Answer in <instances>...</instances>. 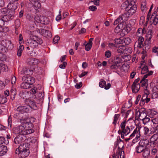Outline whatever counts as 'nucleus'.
<instances>
[{"label":"nucleus","mask_w":158,"mask_h":158,"mask_svg":"<svg viewBox=\"0 0 158 158\" xmlns=\"http://www.w3.org/2000/svg\"><path fill=\"white\" fill-rule=\"evenodd\" d=\"M120 115L119 114H115L114 116V121L113 124L115 125L117 122L119 118Z\"/></svg>","instance_id":"obj_38"},{"label":"nucleus","mask_w":158,"mask_h":158,"mask_svg":"<svg viewBox=\"0 0 158 158\" xmlns=\"http://www.w3.org/2000/svg\"><path fill=\"white\" fill-rule=\"evenodd\" d=\"M82 86V83L81 82H80L79 83H77L75 85V87L77 89H79Z\"/></svg>","instance_id":"obj_61"},{"label":"nucleus","mask_w":158,"mask_h":158,"mask_svg":"<svg viewBox=\"0 0 158 158\" xmlns=\"http://www.w3.org/2000/svg\"><path fill=\"white\" fill-rule=\"evenodd\" d=\"M7 10L5 8H3L0 10V17L3 18L6 15Z\"/></svg>","instance_id":"obj_34"},{"label":"nucleus","mask_w":158,"mask_h":158,"mask_svg":"<svg viewBox=\"0 0 158 158\" xmlns=\"http://www.w3.org/2000/svg\"><path fill=\"white\" fill-rule=\"evenodd\" d=\"M22 80L23 81H25L30 85L35 82V79L28 75L24 76L22 78Z\"/></svg>","instance_id":"obj_15"},{"label":"nucleus","mask_w":158,"mask_h":158,"mask_svg":"<svg viewBox=\"0 0 158 158\" xmlns=\"http://www.w3.org/2000/svg\"><path fill=\"white\" fill-rule=\"evenodd\" d=\"M118 19V18L115 20L114 23V25H116L118 23L122 24H123V27H125V23L123 21V20H121L120 19H118V20H117Z\"/></svg>","instance_id":"obj_36"},{"label":"nucleus","mask_w":158,"mask_h":158,"mask_svg":"<svg viewBox=\"0 0 158 158\" xmlns=\"http://www.w3.org/2000/svg\"><path fill=\"white\" fill-rule=\"evenodd\" d=\"M130 131V130L128 126H127L126 128L122 130L123 133L124 134L126 135H128Z\"/></svg>","instance_id":"obj_39"},{"label":"nucleus","mask_w":158,"mask_h":158,"mask_svg":"<svg viewBox=\"0 0 158 158\" xmlns=\"http://www.w3.org/2000/svg\"><path fill=\"white\" fill-rule=\"evenodd\" d=\"M27 41L26 44L27 46L26 48L28 50H32L36 48L38 46L39 44H41L43 43L41 39L35 35L31 36L30 39L27 40Z\"/></svg>","instance_id":"obj_4"},{"label":"nucleus","mask_w":158,"mask_h":158,"mask_svg":"<svg viewBox=\"0 0 158 158\" xmlns=\"http://www.w3.org/2000/svg\"><path fill=\"white\" fill-rule=\"evenodd\" d=\"M92 2L95 5L97 6H99V0H93Z\"/></svg>","instance_id":"obj_62"},{"label":"nucleus","mask_w":158,"mask_h":158,"mask_svg":"<svg viewBox=\"0 0 158 158\" xmlns=\"http://www.w3.org/2000/svg\"><path fill=\"white\" fill-rule=\"evenodd\" d=\"M148 77V73L145 75L143 77L142 79L140 81L141 84V86L143 87L144 89V94H143L142 98L141 99L140 104L144 105L145 102H148V80L147 79Z\"/></svg>","instance_id":"obj_3"},{"label":"nucleus","mask_w":158,"mask_h":158,"mask_svg":"<svg viewBox=\"0 0 158 158\" xmlns=\"http://www.w3.org/2000/svg\"><path fill=\"white\" fill-rule=\"evenodd\" d=\"M36 96L38 97L39 99H41L43 97L42 93V92H39L37 94H36Z\"/></svg>","instance_id":"obj_56"},{"label":"nucleus","mask_w":158,"mask_h":158,"mask_svg":"<svg viewBox=\"0 0 158 158\" xmlns=\"http://www.w3.org/2000/svg\"><path fill=\"white\" fill-rule=\"evenodd\" d=\"M140 87V84H133L131 86V88L133 93H136L139 90Z\"/></svg>","instance_id":"obj_22"},{"label":"nucleus","mask_w":158,"mask_h":158,"mask_svg":"<svg viewBox=\"0 0 158 158\" xmlns=\"http://www.w3.org/2000/svg\"><path fill=\"white\" fill-rule=\"evenodd\" d=\"M156 119H153L150 120L149 118V123L152 125V123L153 125L152 127L153 129L150 130L151 133H158V125L156 124L158 123V121H157Z\"/></svg>","instance_id":"obj_11"},{"label":"nucleus","mask_w":158,"mask_h":158,"mask_svg":"<svg viewBox=\"0 0 158 158\" xmlns=\"http://www.w3.org/2000/svg\"><path fill=\"white\" fill-rule=\"evenodd\" d=\"M33 6L37 8H39L41 7L40 3L37 0L33 4Z\"/></svg>","instance_id":"obj_48"},{"label":"nucleus","mask_w":158,"mask_h":158,"mask_svg":"<svg viewBox=\"0 0 158 158\" xmlns=\"http://www.w3.org/2000/svg\"><path fill=\"white\" fill-rule=\"evenodd\" d=\"M30 145L28 143H23L20 144L16 149L15 153L18 154L21 158H25L29 155V150Z\"/></svg>","instance_id":"obj_5"},{"label":"nucleus","mask_w":158,"mask_h":158,"mask_svg":"<svg viewBox=\"0 0 158 158\" xmlns=\"http://www.w3.org/2000/svg\"><path fill=\"white\" fill-rule=\"evenodd\" d=\"M66 64V62H64L62 64L60 65L59 67L61 69H64L65 68Z\"/></svg>","instance_id":"obj_53"},{"label":"nucleus","mask_w":158,"mask_h":158,"mask_svg":"<svg viewBox=\"0 0 158 158\" xmlns=\"http://www.w3.org/2000/svg\"><path fill=\"white\" fill-rule=\"evenodd\" d=\"M144 135L143 137V139L140 142V143L145 148H148V128L146 126H144Z\"/></svg>","instance_id":"obj_7"},{"label":"nucleus","mask_w":158,"mask_h":158,"mask_svg":"<svg viewBox=\"0 0 158 158\" xmlns=\"http://www.w3.org/2000/svg\"><path fill=\"white\" fill-rule=\"evenodd\" d=\"M16 78L15 76H13L11 79V82L12 84H15L16 81Z\"/></svg>","instance_id":"obj_60"},{"label":"nucleus","mask_w":158,"mask_h":158,"mask_svg":"<svg viewBox=\"0 0 158 158\" xmlns=\"http://www.w3.org/2000/svg\"><path fill=\"white\" fill-rule=\"evenodd\" d=\"M146 0H142L141 9L143 11H145L147 9Z\"/></svg>","instance_id":"obj_27"},{"label":"nucleus","mask_w":158,"mask_h":158,"mask_svg":"<svg viewBox=\"0 0 158 158\" xmlns=\"http://www.w3.org/2000/svg\"><path fill=\"white\" fill-rule=\"evenodd\" d=\"M150 88H152L153 90H158V80L156 83V86H155L154 83H150Z\"/></svg>","instance_id":"obj_40"},{"label":"nucleus","mask_w":158,"mask_h":158,"mask_svg":"<svg viewBox=\"0 0 158 158\" xmlns=\"http://www.w3.org/2000/svg\"><path fill=\"white\" fill-rule=\"evenodd\" d=\"M17 111L18 112L16 113L14 115L15 118L19 119L21 117L20 114H23L25 113H27L29 110L28 107L25 106H20L18 107L17 109ZM19 119H20L19 118Z\"/></svg>","instance_id":"obj_9"},{"label":"nucleus","mask_w":158,"mask_h":158,"mask_svg":"<svg viewBox=\"0 0 158 158\" xmlns=\"http://www.w3.org/2000/svg\"><path fill=\"white\" fill-rule=\"evenodd\" d=\"M147 117V114L144 111L140 112L139 110H136L135 111V123L138 124L139 120H142L143 123L146 125L148 122V118Z\"/></svg>","instance_id":"obj_6"},{"label":"nucleus","mask_w":158,"mask_h":158,"mask_svg":"<svg viewBox=\"0 0 158 158\" xmlns=\"http://www.w3.org/2000/svg\"><path fill=\"white\" fill-rule=\"evenodd\" d=\"M158 22V15H157V12L154 11L150 18V23L151 24L154 25H156Z\"/></svg>","instance_id":"obj_14"},{"label":"nucleus","mask_w":158,"mask_h":158,"mask_svg":"<svg viewBox=\"0 0 158 158\" xmlns=\"http://www.w3.org/2000/svg\"><path fill=\"white\" fill-rule=\"evenodd\" d=\"M126 121H125L123 122L121 124L120 127L122 130H123V129L126 128L125 126L126 125Z\"/></svg>","instance_id":"obj_52"},{"label":"nucleus","mask_w":158,"mask_h":158,"mask_svg":"<svg viewBox=\"0 0 158 158\" xmlns=\"http://www.w3.org/2000/svg\"><path fill=\"white\" fill-rule=\"evenodd\" d=\"M108 46L110 48H113L114 47H117L115 44H114V43H109Z\"/></svg>","instance_id":"obj_59"},{"label":"nucleus","mask_w":158,"mask_h":158,"mask_svg":"<svg viewBox=\"0 0 158 158\" xmlns=\"http://www.w3.org/2000/svg\"><path fill=\"white\" fill-rule=\"evenodd\" d=\"M120 67V65H118L114 62V63L113 64H112L110 66V69H112L116 70Z\"/></svg>","instance_id":"obj_45"},{"label":"nucleus","mask_w":158,"mask_h":158,"mask_svg":"<svg viewBox=\"0 0 158 158\" xmlns=\"http://www.w3.org/2000/svg\"><path fill=\"white\" fill-rule=\"evenodd\" d=\"M8 126H9L10 127H11V123H12V119L11 118L9 117L8 118Z\"/></svg>","instance_id":"obj_57"},{"label":"nucleus","mask_w":158,"mask_h":158,"mask_svg":"<svg viewBox=\"0 0 158 158\" xmlns=\"http://www.w3.org/2000/svg\"><path fill=\"white\" fill-rule=\"evenodd\" d=\"M17 4L15 3H9L7 6L8 9L10 10L9 12L14 14L15 11L17 8Z\"/></svg>","instance_id":"obj_16"},{"label":"nucleus","mask_w":158,"mask_h":158,"mask_svg":"<svg viewBox=\"0 0 158 158\" xmlns=\"http://www.w3.org/2000/svg\"><path fill=\"white\" fill-rule=\"evenodd\" d=\"M41 32L43 35L45 37H51L52 34L50 31L46 29H43L41 30Z\"/></svg>","instance_id":"obj_25"},{"label":"nucleus","mask_w":158,"mask_h":158,"mask_svg":"<svg viewBox=\"0 0 158 158\" xmlns=\"http://www.w3.org/2000/svg\"><path fill=\"white\" fill-rule=\"evenodd\" d=\"M37 62V60L34 58L28 59L27 60V63L30 64H36Z\"/></svg>","instance_id":"obj_29"},{"label":"nucleus","mask_w":158,"mask_h":158,"mask_svg":"<svg viewBox=\"0 0 158 158\" xmlns=\"http://www.w3.org/2000/svg\"><path fill=\"white\" fill-rule=\"evenodd\" d=\"M123 42L125 43L126 45H128L131 42V39L129 37H127L124 39H123Z\"/></svg>","instance_id":"obj_42"},{"label":"nucleus","mask_w":158,"mask_h":158,"mask_svg":"<svg viewBox=\"0 0 158 158\" xmlns=\"http://www.w3.org/2000/svg\"><path fill=\"white\" fill-rule=\"evenodd\" d=\"M60 39V37L58 35L56 36L53 39V43L55 44L58 43V41Z\"/></svg>","instance_id":"obj_49"},{"label":"nucleus","mask_w":158,"mask_h":158,"mask_svg":"<svg viewBox=\"0 0 158 158\" xmlns=\"http://www.w3.org/2000/svg\"><path fill=\"white\" fill-rule=\"evenodd\" d=\"M140 24H143L144 22V17L143 16L141 17L140 20Z\"/></svg>","instance_id":"obj_64"},{"label":"nucleus","mask_w":158,"mask_h":158,"mask_svg":"<svg viewBox=\"0 0 158 158\" xmlns=\"http://www.w3.org/2000/svg\"><path fill=\"white\" fill-rule=\"evenodd\" d=\"M140 127H137L135 129L132 133L130 135V137L128 138L125 139V141H128L130 139L135 135L136 136L135 139H138L140 136Z\"/></svg>","instance_id":"obj_10"},{"label":"nucleus","mask_w":158,"mask_h":158,"mask_svg":"<svg viewBox=\"0 0 158 158\" xmlns=\"http://www.w3.org/2000/svg\"><path fill=\"white\" fill-rule=\"evenodd\" d=\"M136 0H127L121 5L122 9H125L130 16L133 14L137 10V5L135 4Z\"/></svg>","instance_id":"obj_2"},{"label":"nucleus","mask_w":158,"mask_h":158,"mask_svg":"<svg viewBox=\"0 0 158 158\" xmlns=\"http://www.w3.org/2000/svg\"><path fill=\"white\" fill-rule=\"evenodd\" d=\"M118 149L116 151V154H114L113 155V156H114L115 158H119V156H120V158H122L121 156L123 155V158H124V152L123 151H122L121 149H120L119 147H118Z\"/></svg>","instance_id":"obj_18"},{"label":"nucleus","mask_w":158,"mask_h":158,"mask_svg":"<svg viewBox=\"0 0 158 158\" xmlns=\"http://www.w3.org/2000/svg\"><path fill=\"white\" fill-rule=\"evenodd\" d=\"M14 14L12 13L9 12L7 15H6L3 18L4 19H7V21L10 20L12 19L14 16Z\"/></svg>","instance_id":"obj_33"},{"label":"nucleus","mask_w":158,"mask_h":158,"mask_svg":"<svg viewBox=\"0 0 158 158\" xmlns=\"http://www.w3.org/2000/svg\"><path fill=\"white\" fill-rule=\"evenodd\" d=\"M142 152L143 157L144 158H148V149L145 148Z\"/></svg>","instance_id":"obj_41"},{"label":"nucleus","mask_w":158,"mask_h":158,"mask_svg":"<svg viewBox=\"0 0 158 158\" xmlns=\"http://www.w3.org/2000/svg\"><path fill=\"white\" fill-rule=\"evenodd\" d=\"M130 16L129 15V14L127 12L124 13L121 16H119V17L118 18V19H120L121 20H123L124 22L125 23V21L127 20L129 17Z\"/></svg>","instance_id":"obj_20"},{"label":"nucleus","mask_w":158,"mask_h":158,"mask_svg":"<svg viewBox=\"0 0 158 158\" xmlns=\"http://www.w3.org/2000/svg\"><path fill=\"white\" fill-rule=\"evenodd\" d=\"M153 92L155 91L154 92L152 93V98H158V92H157L156 90H153L152 88H151Z\"/></svg>","instance_id":"obj_44"},{"label":"nucleus","mask_w":158,"mask_h":158,"mask_svg":"<svg viewBox=\"0 0 158 158\" xmlns=\"http://www.w3.org/2000/svg\"><path fill=\"white\" fill-rule=\"evenodd\" d=\"M8 143L9 141H6L5 138L4 137H0V146L6 145L7 144H8Z\"/></svg>","instance_id":"obj_32"},{"label":"nucleus","mask_w":158,"mask_h":158,"mask_svg":"<svg viewBox=\"0 0 158 158\" xmlns=\"http://www.w3.org/2000/svg\"><path fill=\"white\" fill-rule=\"evenodd\" d=\"M32 123H31L26 122L13 129V132L16 134L26 135L33 133L34 131L31 129Z\"/></svg>","instance_id":"obj_1"},{"label":"nucleus","mask_w":158,"mask_h":158,"mask_svg":"<svg viewBox=\"0 0 158 158\" xmlns=\"http://www.w3.org/2000/svg\"><path fill=\"white\" fill-rule=\"evenodd\" d=\"M146 19L147 21L144 25V27L142 29L141 28H139L136 32V35L138 38L139 37H141V34L145 33L146 32V27H147V23L148 22V13L147 15Z\"/></svg>","instance_id":"obj_12"},{"label":"nucleus","mask_w":158,"mask_h":158,"mask_svg":"<svg viewBox=\"0 0 158 158\" xmlns=\"http://www.w3.org/2000/svg\"><path fill=\"white\" fill-rule=\"evenodd\" d=\"M29 95L32 94L33 95H34L33 96L34 98H38V97L36 96V94L38 93V90L36 87H34L31 89L30 91L29 92Z\"/></svg>","instance_id":"obj_24"},{"label":"nucleus","mask_w":158,"mask_h":158,"mask_svg":"<svg viewBox=\"0 0 158 158\" xmlns=\"http://www.w3.org/2000/svg\"><path fill=\"white\" fill-rule=\"evenodd\" d=\"M144 39L142 37L138 38V40L135 42V47H137L139 48H141L143 46V42Z\"/></svg>","instance_id":"obj_17"},{"label":"nucleus","mask_w":158,"mask_h":158,"mask_svg":"<svg viewBox=\"0 0 158 158\" xmlns=\"http://www.w3.org/2000/svg\"><path fill=\"white\" fill-rule=\"evenodd\" d=\"M28 104L30 108H31L35 110L37 109V107L36 103L34 101L29 100Z\"/></svg>","instance_id":"obj_26"},{"label":"nucleus","mask_w":158,"mask_h":158,"mask_svg":"<svg viewBox=\"0 0 158 158\" xmlns=\"http://www.w3.org/2000/svg\"><path fill=\"white\" fill-rule=\"evenodd\" d=\"M7 101V98L4 96H0V103L3 104Z\"/></svg>","instance_id":"obj_43"},{"label":"nucleus","mask_w":158,"mask_h":158,"mask_svg":"<svg viewBox=\"0 0 158 158\" xmlns=\"http://www.w3.org/2000/svg\"><path fill=\"white\" fill-rule=\"evenodd\" d=\"M29 91H25L23 92H21L20 95L21 97L23 99H26L29 96Z\"/></svg>","instance_id":"obj_28"},{"label":"nucleus","mask_w":158,"mask_h":158,"mask_svg":"<svg viewBox=\"0 0 158 158\" xmlns=\"http://www.w3.org/2000/svg\"><path fill=\"white\" fill-rule=\"evenodd\" d=\"M145 149V148L142 145H138L136 148V151L137 153H140Z\"/></svg>","instance_id":"obj_35"},{"label":"nucleus","mask_w":158,"mask_h":158,"mask_svg":"<svg viewBox=\"0 0 158 158\" xmlns=\"http://www.w3.org/2000/svg\"><path fill=\"white\" fill-rule=\"evenodd\" d=\"M145 57H143V61H141V66L142 67L141 73L142 74H148V67L147 64V61H146L144 59Z\"/></svg>","instance_id":"obj_13"},{"label":"nucleus","mask_w":158,"mask_h":158,"mask_svg":"<svg viewBox=\"0 0 158 158\" xmlns=\"http://www.w3.org/2000/svg\"><path fill=\"white\" fill-rule=\"evenodd\" d=\"M28 71H30L31 72V73H32V71H30L29 69H24L21 72V74H25L26 73H27V75H28V74L29 75L30 74V73H28Z\"/></svg>","instance_id":"obj_46"},{"label":"nucleus","mask_w":158,"mask_h":158,"mask_svg":"<svg viewBox=\"0 0 158 158\" xmlns=\"http://www.w3.org/2000/svg\"><path fill=\"white\" fill-rule=\"evenodd\" d=\"M12 46L10 41L7 40H3L0 44V51L1 52H5L7 49L11 48Z\"/></svg>","instance_id":"obj_8"},{"label":"nucleus","mask_w":158,"mask_h":158,"mask_svg":"<svg viewBox=\"0 0 158 158\" xmlns=\"http://www.w3.org/2000/svg\"><path fill=\"white\" fill-rule=\"evenodd\" d=\"M127 28H125L124 27H123V24H118L114 29V31L116 33H118V32L122 30V32H125L126 31Z\"/></svg>","instance_id":"obj_19"},{"label":"nucleus","mask_w":158,"mask_h":158,"mask_svg":"<svg viewBox=\"0 0 158 158\" xmlns=\"http://www.w3.org/2000/svg\"><path fill=\"white\" fill-rule=\"evenodd\" d=\"M24 141L23 137L21 135H18L16 136L14 140L15 144H18L21 143Z\"/></svg>","instance_id":"obj_21"},{"label":"nucleus","mask_w":158,"mask_h":158,"mask_svg":"<svg viewBox=\"0 0 158 158\" xmlns=\"http://www.w3.org/2000/svg\"><path fill=\"white\" fill-rule=\"evenodd\" d=\"M106 84V82L104 81H102L99 83V86L101 88H103L105 87Z\"/></svg>","instance_id":"obj_51"},{"label":"nucleus","mask_w":158,"mask_h":158,"mask_svg":"<svg viewBox=\"0 0 158 158\" xmlns=\"http://www.w3.org/2000/svg\"><path fill=\"white\" fill-rule=\"evenodd\" d=\"M111 52L109 50L106 51L105 53V55L106 57L109 58L111 56Z\"/></svg>","instance_id":"obj_47"},{"label":"nucleus","mask_w":158,"mask_h":158,"mask_svg":"<svg viewBox=\"0 0 158 158\" xmlns=\"http://www.w3.org/2000/svg\"><path fill=\"white\" fill-rule=\"evenodd\" d=\"M7 148L5 145L0 146V156L4 155L7 152Z\"/></svg>","instance_id":"obj_23"},{"label":"nucleus","mask_w":158,"mask_h":158,"mask_svg":"<svg viewBox=\"0 0 158 158\" xmlns=\"http://www.w3.org/2000/svg\"><path fill=\"white\" fill-rule=\"evenodd\" d=\"M155 137V135L153 136L151 138L150 140L151 141L153 142L154 143H158V137L156 139H153Z\"/></svg>","instance_id":"obj_54"},{"label":"nucleus","mask_w":158,"mask_h":158,"mask_svg":"<svg viewBox=\"0 0 158 158\" xmlns=\"http://www.w3.org/2000/svg\"><path fill=\"white\" fill-rule=\"evenodd\" d=\"M92 46V45L91 44H87L85 46V49L87 51H89L91 49Z\"/></svg>","instance_id":"obj_55"},{"label":"nucleus","mask_w":158,"mask_h":158,"mask_svg":"<svg viewBox=\"0 0 158 158\" xmlns=\"http://www.w3.org/2000/svg\"><path fill=\"white\" fill-rule=\"evenodd\" d=\"M89 8L92 11H94L97 9L96 7L94 6H90Z\"/></svg>","instance_id":"obj_63"},{"label":"nucleus","mask_w":158,"mask_h":158,"mask_svg":"<svg viewBox=\"0 0 158 158\" xmlns=\"http://www.w3.org/2000/svg\"><path fill=\"white\" fill-rule=\"evenodd\" d=\"M157 113V111L154 109H150L149 110V117L153 118Z\"/></svg>","instance_id":"obj_31"},{"label":"nucleus","mask_w":158,"mask_h":158,"mask_svg":"<svg viewBox=\"0 0 158 158\" xmlns=\"http://www.w3.org/2000/svg\"><path fill=\"white\" fill-rule=\"evenodd\" d=\"M114 63L118 65H120V66L122 65L121 61L122 60L121 58L119 57L118 56H116L114 59Z\"/></svg>","instance_id":"obj_37"},{"label":"nucleus","mask_w":158,"mask_h":158,"mask_svg":"<svg viewBox=\"0 0 158 158\" xmlns=\"http://www.w3.org/2000/svg\"><path fill=\"white\" fill-rule=\"evenodd\" d=\"M5 85L3 81H0V89H3L5 87Z\"/></svg>","instance_id":"obj_58"},{"label":"nucleus","mask_w":158,"mask_h":158,"mask_svg":"<svg viewBox=\"0 0 158 158\" xmlns=\"http://www.w3.org/2000/svg\"><path fill=\"white\" fill-rule=\"evenodd\" d=\"M114 41L115 43V44H121L123 43V40H121L119 39H115L114 40Z\"/></svg>","instance_id":"obj_50"},{"label":"nucleus","mask_w":158,"mask_h":158,"mask_svg":"<svg viewBox=\"0 0 158 158\" xmlns=\"http://www.w3.org/2000/svg\"><path fill=\"white\" fill-rule=\"evenodd\" d=\"M30 85L27 82L25 81H23V82L21 84L20 87L22 89H27L31 87Z\"/></svg>","instance_id":"obj_30"}]
</instances>
